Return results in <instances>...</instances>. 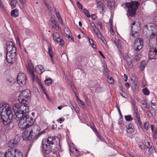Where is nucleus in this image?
Segmentation results:
<instances>
[{
  "label": "nucleus",
  "mask_w": 157,
  "mask_h": 157,
  "mask_svg": "<svg viewBox=\"0 0 157 157\" xmlns=\"http://www.w3.org/2000/svg\"><path fill=\"white\" fill-rule=\"evenodd\" d=\"M52 82V79L50 78H48L46 79L44 81L45 84L47 86L50 85Z\"/></svg>",
  "instance_id": "obj_29"
},
{
  "label": "nucleus",
  "mask_w": 157,
  "mask_h": 157,
  "mask_svg": "<svg viewBox=\"0 0 157 157\" xmlns=\"http://www.w3.org/2000/svg\"><path fill=\"white\" fill-rule=\"evenodd\" d=\"M144 28L147 29L149 32L151 33L150 36V38H154L157 34V25L149 23L145 25L144 26Z\"/></svg>",
  "instance_id": "obj_5"
},
{
  "label": "nucleus",
  "mask_w": 157,
  "mask_h": 157,
  "mask_svg": "<svg viewBox=\"0 0 157 157\" xmlns=\"http://www.w3.org/2000/svg\"><path fill=\"white\" fill-rule=\"evenodd\" d=\"M31 96L30 91L28 89L22 91L18 98V100L19 102L26 101L28 98Z\"/></svg>",
  "instance_id": "obj_7"
},
{
  "label": "nucleus",
  "mask_w": 157,
  "mask_h": 157,
  "mask_svg": "<svg viewBox=\"0 0 157 157\" xmlns=\"http://www.w3.org/2000/svg\"><path fill=\"white\" fill-rule=\"evenodd\" d=\"M135 24L136 23L135 21H134L132 24V26L131 29V31L132 33L131 35L134 38H136L138 36V33H137V31L133 29V28L134 29V28L136 27V26H134Z\"/></svg>",
  "instance_id": "obj_18"
},
{
  "label": "nucleus",
  "mask_w": 157,
  "mask_h": 157,
  "mask_svg": "<svg viewBox=\"0 0 157 157\" xmlns=\"http://www.w3.org/2000/svg\"><path fill=\"white\" fill-rule=\"evenodd\" d=\"M73 108H74L75 112L78 113H79V109L77 106V105L75 103H74L72 105Z\"/></svg>",
  "instance_id": "obj_33"
},
{
  "label": "nucleus",
  "mask_w": 157,
  "mask_h": 157,
  "mask_svg": "<svg viewBox=\"0 0 157 157\" xmlns=\"http://www.w3.org/2000/svg\"><path fill=\"white\" fill-rule=\"evenodd\" d=\"M95 133L96 134L97 136L98 137V138H99L100 136H101L99 133V132L97 131V132H95Z\"/></svg>",
  "instance_id": "obj_62"
},
{
  "label": "nucleus",
  "mask_w": 157,
  "mask_h": 157,
  "mask_svg": "<svg viewBox=\"0 0 157 157\" xmlns=\"http://www.w3.org/2000/svg\"><path fill=\"white\" fill-rule=\"evenodd\" d=\"M124 117L125 120L127 121H130L133 119V118L130 115L125 116Z\"/></svg>",
  "instance_id": "obj_38"
},
{
  "label": "nucleus",
  "mask_w": 157,
  "mask_h": 157,
  "mask_svg": "<svg viewBox=\"0 0 157 157\" xmlns=\"http://www.w3.org/2000/svg\"><path fill=\"white\" fill-rule=\"evenodd\" d=\"M42 151L44 154V155H45L47 154V153L46 152V151H48V150L51 151L52 149V148L50 147V146L49 145H48V144H46V139L42 140Z\"/></svg>",
  "instance_id": "obj_13"
},
{
  "label": "nucleus",
  "mask_w": 157,
  "mask_h": 157,
  "mask_svg": "<svg viewBox=\"0 0 157 157\" xmlns=\"http://www.w3.org/2000/svg\"><path fill=\"white\" fill-rule=\"evenodd\" d=\"M48 53L49 56H52V48L51 46H49L48 48Z\"/></svg>",
  "instance_id": "obj_48"
},
{
  "label": "nucleus",
  "mask_w": 157,
  "mask_h": 157,
  "mask_svg": "<svg viewBox=\"0 0 157 157\" xmlns=\"http://www.w3.org/2000/svg\"><path fill=\"white\" fill-rule=\"evenodd\" d=\"M149 124L148 122H145L144 124V126L146 130H148V126Z\"/></svg>",
  "instance_id": "obj_52"
},
{
  "label": "nucleus",
  "mask_w": 157,
  "mask_h": 157,
  "mask_svg": "<svg viewBox=\"0 0 157 157\" xmlns=\"http://www.w3.org/2000/svg\"><path fill=\"white\" fill-rule=\"evenodd\" d=\"M135 24L136 23L135 21H134L132 24V26L131 29V31L132 33L131 35L134 38H136L138 36V33H137V31L133 29V28L134 29V28L136 27V26H134Z\"/></svg>",
  "instance_id": "obj_17"
},
{
  "label": "nucleus",
  "mask_w": 157,
  "mask_h": 157,
  "mask_svg": "<svg viewBox=\"0 0 157 157\" xmlns=\"http://www.w3.org/2000/svg\"><path fill=\"white\" fill-rule=\"evenodd\" d=\"M93 30L94 32L98 38L101 37V35H102L97 27H95Z\"/></svg>",
  "instance_id": "obj_27"
},
{
  "label": "nucleus",
  "mask_w": 157,
  "mask_h": 157,
  "mask_svg": "<svg viewBox=\"0 0 157 157\" xmlns=\"http://www.w3.org/2000/svg\"><path fill=\"white\" fill-rule=\"evenodd\" d=\"M80 101L79 104L80 105L81 107L83 109H85L86 108V106L84 102L80 100H79Z\"/></svg>",
  "instance_id": "obj_42"
},
{
  "label": "nucleus",
  "mask_w": 157,
  "mask_h": 157,
  "mask_svg": "<svg viewBox=\"0 0 157 157\" xmlns=\"http://www.w3.org/2000/svg\"><path fill=\"white\" fill-rule=\"evenodd\" d=\"M153 50L155 52V54L157 56V49H156V48H154L153 49Z\"/></svg>",
  "instance_id": "obj_64"
},
{
  "label": "nucleus",
  "mask_w": 157,
  "mask_h": 157,
  "mask_svg": "<svg viewBox=\"0 0 157 157\" xmlns=\"http://www.w3.org/2000/svg\"><path fill=\"white\" fill-rule=\"evenodd\" d=\"M37 67L39 69L40 71V74H41L44 71V67L41 65H39L37 66Z\"/></svg>",
  "instance_id": "obj_41"
},
{
  "label": "nucleus",
  "mask_w": 157,
  "mask_h": 157,
  "mask_svg": "<svg viewBox=\"0 0 157 157\" xmlns=\"http://www.w3.org/2000/svg\"><path fill=\"white\" fill-rule=\"evenodd\" d=\"M35 81H36L38 83L39 85L41 84L40 80L38 78V77L36 75H35L34 82ZM33 82H34V81Z\"/></svg>",
  "instance_id": "obj_46"
},
{
  "label": "nucleus",
  "mask_w": 157,
  "mask_h": 157,
  "mask_svg": "<svg viewBox=\"0 0 157 157\" xmlns=\"http://www.w3.org/2000/svg\"><path fill=\"white\" fill-rule=\"evenodd\" d=\"M35 130H36V129H34L33 128V129H31L30 131L29 132L28 129H26L23 132V137L24 138L26 139L27 140H31L33 138V131Z\"/></svg>",
  "instance_id": "obj_11"
},
{
  "label": "nucleus",
  "mask_w": 157,
  "mask_h": 157,
  "mask_svg": "<svg viewBox=\"0 0 157 157\" xmlns=\"http://www.w3.org/2000/svg\"><path fill=\"white\" fill-rule=\"evenodd\" d=\"M143 44V42L141 38H138L136 39L134 42V50L136 51H139L142 48Z\"/></svg>",
  "instance_id": "obj_12"
},
{
  "label": "nucleus",
  "mask_w": 157,
  "mask_h": 157,
  "mask_svg": "<svg viewBox=\"0 0 157 157\" xmlns=\"http://www.w3.org/2000/svg\"><path fill=\"white\" fill-rule=\"evenodd\" d=\"M91 17L93 20H95L96 19L97 16L95 14H92L91 15Z\"/></svg>",
  "instance_id": "obj_60"
},
{
  "label": "nucleus",
  "mask_w": 157,
  "mask_h": 157,
  "mask_svg": "<svg viewBox=\"0 0 157 157\" xmlns=\"http://www.w3.org/2000/svg\"><path fill=\"white\" fill-rule=\"evenodd\" d=\"M90 128L95 132L98 131L94 124L92 123L90 124Z\"/></svg>",
  "instance_id": "obj_45"
},
{
  "label": "nucleus",
  "mask_w": 157,
  "mask_h": 157,
  "mask_svg": "<svg viewBox=\"0 0 157 157\" xmlns=\"http://www.w3.org/2000/svg\"><path fill=\"white\" fill-rule=\"evenodd\" d=\"M133 115L135 120L137 121L139 123L140 125L141 126L142 123L140 118V115L137 113V109L135 110L133 113Z\"/></svg>",
  "instance_id": "obj_22"
},
{
  "label": "nucleus",
  "mask_w": 157,
  "mask_h": 157,
  "mask_svg": "<svg viewBox=\"0 0 157 157\" xmlns=\"http://www.w3.org/2000/svg\"><path fill=\"white\" fill-rule=\"evenodd\" d=\"M77 5L79 8L81 9H82V6L79 2H77Z\"/></svg>",
  "instance_id": "obj_54"
},
{
  "label": "nucleus",
  "mask_w": 157,
  "mask_h": 157,
  "mask_svg": "<svg viewBox=\"0 0 157 157\" xmlns=\"http://www.w3.org/2000/svg\"><path fill=\"white\" fill-rule=\"evenodd\" d=\"M56 144L57 145V147H56V150H60L61 149V146L59 144V143H58L57 144Z\"/></svg>",
  "instance_id": "obj_58"
},
{
  "label": "nucleus",
  "mask_w": 157,
  "mask_h": 157,
  "mask_svg": "<svg viewBox=\"0 0 157 157\" xmlns=\"http://www.w3.org/2000/svg\"><path fill=\"white\" fill-rule=\"evenodd\" d=\"M143 93L145 95H148L149 94V91L147 88H145L142 90Z\"/></svg>",
  "instance_id": "obj_37"
},
{
  "label": "nucleus",
  "mask_w": 157,
  "mask_h": 157,
  "mask_svg": "<svg viewBox=\"0 0 157 157\" xmlns=\"http://www.w3.org/2000/svg\"><path fill=\"white\" fill-rule=\"evenodd\" d=\"M46 6L50 12H51L52 11V10L51 8V6L49 5L47 3H46Z\"/></svg>",
  "instance_id": "obj_53"
},
{
  "label": "nucleus",
  "mask_w": 157,
  "mask_h": 157,
  "mask_svg": "<svg viewBox=\"0 0 157 157\" xmlns=\"http://www.w3.org/2000/svg\"><path fill=\"white\" fill-rule=\"evenodd\" d=\"M145 61L144 60H142L141 62L140 67L141 70V71H143L145 68Z\"/></svg>",
  "instance_id": "obj_31"
},
{
  "label": "nucleus",
  "mask_w": 157,
  "mask_h": 157,
  "mask_svg": "<svg viewBox=\"0 0 157 157\" xmlns=\"http://www.w3.org/2000/svg\"><path fill=\"white\" fill-rule=\"evenodd\" d=\"M17 121H19L18 126L19 127L23 129H25L31 127V128L33 129H36V131H39L40 129H38V126L37 124H34L33 126L34 122L33 118L32 117H21L18 119H16Z\"/></svg>",
  "instance_id": "obj_2"
},
{
  "label": "nucleus",
  "mask_w": 157,
  "mask_h": 157,
  "mask_svg": "<svg viewBox=\"0 0 157 157\" xmlns=\"http://www.w3.org/2000/svg\"><path fill=\"white\" fill-rule=\"evenodd\" d=\"M131 102L132 106L134 107V108H135L136 105L135 101L134 100H132L131 101Z\"/></svg>",
  "instance_id": "obj_57"
},
{
  "label": "nucleus",
  "mask_w": 157,
  "mask_h": 157,
  "mask_svg": "<svg viewBox=\"0 0 157 157\" xmlns=\"http://www.w3.org/2000/svg\"><path fill=\"white\" fill-rule=\"evenodd\" d=\"M108 82L110 84H113L114 83L113 79L111 76H109L108 77Z\"/></svg>",
  "instance_id": "obj_40"
},
{
  "label": "nucleus",
  "mask_w": 157,
  "mask_h": 157,
  "mask_svg": "<svg viewBox=\"0 0 157 157\" xmlns=\"http://www.w3.org/2000/svg\"><path fill=\"white\" fill-rule=\"evenodd\" d=\"M138 146L142 150H144L145 148V144L143 142H140L139 143Z\"/></svg>",
  "instance_id": "obj_34"
},
{
  "label": "nucleus",
  "mask_w": 157,
  "mask_h": 157,
  "mask_svg": "<svg viewBox=\"0 0 157 157\" xmlns=\"http://www.w3.org/2000/svg\"><path fill=\"white\" fill-rule=\"evenodd\" d=\"M16 5V2L15 0H12L10 2V5L13 8Z\"/></svg>",
  "instance_id": "obj_44"
},
{
  "label": "nucleus",
  "mask_w": 157,
  "mask_h": 157,
  "mask_svg": "<svg viewBox=\"0 0 157 157\" xmlns=\"http://www.w3.org/2000/svg\"><path fill=\"white\" fill-rule=\"evenodd\" d=\"M134 126L132 124H130L128 125V127L127 128H133Z\"/></svg>",
  "instance_id": "obj_61"
},
{
  "label": "nucleus",
  "mask_w": 157,
  "mask_h": 157,
  "mask_svg": "<svg viewBox=\"0 0 157 157\" xmlns=\"http://www.w3.org/2000/svg\"><path fill=\"white\" fill-rule=\"evenodd\" d=\"M101 39V40L102 41V42L104 43V44L106 45L107 44V42L105 40L104 38L102 37V35H101V37L99 38Z\"/></svg>",
  "instance_id": "obj_55"
},
{
  "label": "nucleus",
  "mask_w": 157,
  "mask_h": 157,
  "mask_svg": "<svg viewBox=\"0 0 157 157\" xmlns=\"http://www.w3.org/2000/svg\"><path fill=\"white\" fill-rule=\"evenodd\" d=\"M23 102H19V103H16L14 104L13 106V109L15 113L14 115H16L17 113L18 112L20 111V107L21 105V103Z\"/></svg>",
  "instance_id": "obj_20"
},
{
  "label": "nucleus",
  "mask_w": 157,
  "mask_h": 157,
  "mask_svg": "<svg viewBox=\"0 0 157 157\" xmlns=\"http://www.w3.org/2000/svg\"><path fill=\"white\" fill-rule=\"evenodd\" d=\"M46 141L47 144L51 146V145H53L56 143V141H59V138L57 136H50L48 138L47 140H46Z\"/></svg>",
  "instance_id": "obj_15"
},
{
  "label": "nucleus",
  "mask_w": 157,
  "mask_h": 157,
  "mask_svg": "<svg viewBox=\"0 0 157 157\" xmlns=\"http://www.w3.org/2000/svg\"><path fill=\"white\" fill-rule=\"evenodd\" d=\"M8 56L6 54V60L7 62L9 63L12 64L13 61L15 60L16 57V55L12 53H8Z\"/></svg>",
  "instance_id": "obj_16"
},
{
  "label": "nucleus",
  "mask_w": 157,
  "mask_h": 157,
  "mask_svg": "<svg viewBox=\"0 0 157 157\" xmlns=\"http://www.w3.org/2000/svg\"><path fill=\"white\" fill-rule=\"evenodd\" d=\"M11 15L12 17H16L18 16V10L17 9H15L12 10L11 12Z\"/></svg>",
  "instance_id": "obj_26"
},
{
  "label": "nucleus",
  "mask_w": 157,
  "mask_h": 157,
  "mask_svg": "<svg viewBox=\"0 0 157 157\" xmlns=\"http://www.w3.org/2000/svg\"><path fill=\"white\" fill-rule=\"evenodd\" d=\"M148 56L149 59H157V56L155 54V52L153 49H151L149 51Z\"/></svg>",
  "instance_id": "obj_24"
},
{
  "label": "nucleus",
  "mask_w": 157,
  "mask_h": 157,
  "mask_svg": "<svg viewBox=\"0 0 157 157\" xmlns=\"http://www.w3.org/2000/svg\"><path fill=\"white\" fill-rule=\"evenodd\" d=\"M114 43L118 48L119 49L121 48V43L120 40L119 39H116V40H114Z\"/></svg>",
  "instance_id": "obj_30"
},
{
  "label": "nucleus",
  "mask_w": 157,
  "mask_h": 157,
  "mask_svg": "<svg viewBox=\"0 0 157 157\" xmlns=\"http://www.w3.org/2000/svg\"><path fill=\"white\" fill-rule=\"evenodd\" d=\"M17 83L20 86L25 85L26 82L25 75L23 73H19L17 77Z\"/></svg>",
  "instance_id": "obj_10"
},
{
  "label": "nucleus",
  "mask_w": 157,
  "mask_h": 157,
  "mask_svg": "<svg viewBox=\"0 0 157 157\" xmlns=\"http://www.w3.org/2000/svg\"><path fill=\"white\" fill-rule=\"evenodd\" d=\"M5 157H23L22 153L16 148L10 149L4 154Z\"/></svg>",
  "instance_id": "obj_6"
},
{
  "label": "nucleus",
  "mask_w": 157,
  "mask_h": 157,
  "mask_svg": "<svg viewBox=\"0 0 157 157\" xmlns=\"http://www.w3.org/2000/svg\"><path fill=\"white\" fill-rule=\"evenodd\" d=\"M84 12L85 15L88 17H90V13L89 11L88 10H86V9H84L83 10Z\"/></svg>",
  "instance_id": "obj_47"
},
{
  "label": "nucleus",
  "mask_w": 157,
  "mask_h": 157,
  "mask_svg": "<svg viewBox=\"0 0 157 157\" xmlns=\"http://www.w3.org/2000/svg\"><path fill=\"white\" fill-rule=\"evenodd\" d=\"M46 152L47 154L45 156L46 157H57V153L56 152H54L52 151H50L48 150V151H46Z\"/></svg>",
  "instance_id": "obj_23"
},
{
  "label": "nucleus",
  "mask_w": 157,
  "mask_h": 157,
  "mask_svg": "<svg viewBox=\"0 0 157 157\" xmlns=\"http://www.w3.org/2000/svg\"><path fill=\"white\" fill-rule=\"evenodd\" d=\"M110 31H111V33L112 35H113L114 33V32L113 30V25L112 24H111V27H110Z\"/></svg>",
  "instance_id": "obj_56"
},
{
  "label": "nucleus",
  "mask_w": 157,
  "mask_h": 157,
  "mask_svg": "<svg viewBox=\"0 0 157 157\" xmlns=\"http://www.w3.org/2000/svg\"><path fill=\"white\" fill-rule=\"evenodd\" d=\"M56 14V15L59 21L60 22L62 23V20L61 19V16L59 13V11H58V13H57Z\"/></svg>",
  "instance_id": "obj_39"
},
{
  "label": "nucleus",
  "mask_w": 157,
  "mask_h": 157,
  "mask_svg": "<svg viewBox=\"0 0 157 157\" xmlns=\"http://www.w3.org/2000/svg\"><path fill=\"white\" fill-rule=\"evenodd\" d=\"M124 81L125 82H126L127 80L128 76L126 74H124Z\"/></svg>",
  "instance_id": "obj_63"
},
{
  "label": "nucleus",
  "mask_w": 157,
  "mask_h": 157,
  "mask_svg": "<svg viewBox=\"0 0 157 157\" xmlns=\"http://www.w3.org/2000/svg\"><path fill=\"white\" fill-rule=\"evenodd\" d=\"M148 149V151L150 152L151 150V152H153L155 151V148L154 146H151Z\"/></svg>",
  "instance_id": "obj_51"
},
{
  "label": "nucleus",
  "mask_w": 157,
  "mask_h": 157,
  "mask_svg": "<svg viewBox=\"0 0 157 157\" xmlns=\"http://www.w3.org/2000/svg\"><path fill=\"white\" fill-rule=\"evenodd\" d=\"M97 7L99 10L101 9L102 11H104V8L105 6L103 3L99 1L97 3Z\"/></svg>",
  "instance_id": "obj_25"
},
{
  "label": "nucleus",
  "mask_w": 157,
  "mask_h": 157,
  "mask_svg": "<svg viewBox=\"0 0 157 157\" xmlns=\"http://www.w3.org/2000/svg\"><path fill=\"white\" fill-rule=\"evenodd\" d=\"M148 111L150 113L152 116H155L156 114L155 109L151 106V108L148 107Z\"/></svg>",
  "instance_id": "obj_28"
},
{
  "label": "nucleus",
  "mask_w": 157,
  "mask_h": 157,
  "mask_svg": "<svg viewBox=\"0 0 157 157\" xmlns=\"http://www.w3.org/2000/svg\"><path fill=\"white\" fill-rule=\"evenodd\" d=\"M139 3L138 1H131L130 3H125V5L128 9V17L134 16L135 15L136 11L138 8Z\"/></svg>",
  "instance_id": "obj_4"
},
{
  "label": "nucleus",
  "mask_w": 157,
  "mask_h": 157,
  "mask_svg": "<svg viewBox=\"0 0 157 157\" xmlns=\"http://www.w3.org/2000/svg\"><path fill=\"white\" fill-rule=\"evenodd\" d=\"M126 61L127 62V65L128 66H129L130 67H132V60L130 58V57H128L126 59Z\"/></svg>",
  "instance_id": "obj_32"
},
{
  "label": "nucleus",
  "mask_w": 157,
  "mask_h": 157,
  "mask_svg": "<svg viewBox=\"0 0 157 157\" xmlns=\"http://www.w3.org/2000/svg\"><path fill=\"white\" fill-rule=\"evenodd\" d=\"M53 39L57 43L60 42L61 44L63 43V41L60 39L59 34L58 33H55L53 34Z\"/></svg>",
  "instance_id": "obj_19"
},
{
  "label": "nucleus",
  "mask_w": 157,
  "mask_h": 157,
  "mask_svg": "<svg viewBox=\"0 0 157 157\" xmlns=\"http://www.w3.org/2000/svg\"><path fill=\"white\" fill-rule=\"evenodd\" d=\"M108 5L110 7H112L114 5L113 0H109L108 1Z\"/></svg>",
  "instance_id": "obj_36"
},
{
  "label": "nucleus",
  "mask_w": 157,
  "mask_h": 157,
  "mask_svg": "<svg viewBox=\"0 0 157 157\" xmlns=\"http://www.w3.org/2000/svg\"><path fill=\"white\" fill-rule=\"evenodd\" d=\"M0 115L2 122L4 125H7L11 122L13 114L9 104L4 102L0 103Z\"/></svg>",
  "instance_id": "obj_1"
},
{
  "label": "nucleus",
  "mask_w": 157,
  "mask_h": 157,
  "mask_svg": "<svg viewBox=\"0 0 157 157\" xmlns=\"http://www.w3.org/2000/svg\"><path fill=\"white\" fill-rule=\"evenodd\" d=\"M141 56L140 55H136L134 58V60L135 62H137L141 58Z\"/></svg>",
  "instance_id": "obj_49"
},
{
  "label": "nucleus",
  "mask_w": 157,
  "mask_h": 157,
  "mask_svg": "<svg viewBox=\"0 0 157 157\" xmlns=\"http://www.w3.org/2000/svg\"><path fill=\"white\" fill-rule=\"evenodd\" d=\"M6 84L9 86H12L13 84V82L12 78L8 79L6 81Z\"/></svg>",
  "instance_id": "obj_35"
},
{
  "label": "nucleus",
  "mask_w": 157,
  "mask_h": 157,
  "mask_svg": "<svg viewBox=\"0 0 157 157\" xmlns=\"http://www.w3.org/2000/svg\"><path fill=\"white\" fill-rule=\"evenodd\" d=\"M17 140L12 139L9 141L8 143V145L11 148V149H13V148L17 146Z\"/></svg>",
  "instance_id": "obj_21"
},
{
  "label": "nucleus",
  "mask_w": 157,
  "mask_h": 157,
  "mask_svg": "<svg viewBox=\"0 0 157 157\" xmlns=\"http://www.w3.org/2000/svg\"><path fill=\"white\" fill-rule=\"evenodd\" d=\"M45 132L44 131L39 132L37 135H36L35 136L34 138L36 140L40 135Z\"/></svg>",
  "instance_id": "obj_43"
},
{
  "label": "nucleus",
  "mask_w": 157,
  "mask_h": 157,
  "mask_svg": "<svg viewBox=\"0 0 157 157\" xmlns=\"http://www.w3.org/2000/svg\"><path fill=\"white\" fill-rule=\"evenodd\" d=\"M134 128H127V132L128 133H132L134 132Z\"/></svg>",
  "instance_id": "obj_50"
},
{
  "label": "nucleus",
  "mask_w": 157,
  "mask_h": 157,
  "mask_svg": "<svg viewBox=\"0 0 157 157\" xmlns=\"http://www.w3.org/2000/svg\"><path fill=\"white\" fill-rule=\"evenodd\" d=\"M5 50L7 55L8 53L16 55V48L14 44L11 42H8L6 43V48Z\"/></svg>",
  "instance_id": "obj_8"
},
{
  "label": "nucleus",
  "mask_w": 157,
  "mask_h": 157,
  "mask_svg": "<svg viewBox=\"0 0 157 157\" xmlns=\"http://www.w3.org/2000/svg\"><path fill=\"white\" fill-rule=\"evenodd\" d=\"M27 71H29L30 75L31 76L32 80L33 81H35V75L33 72V71L36 68H35L33 64L31 63H28V64L26 66Z\"/></svg>",
  "instance_id": "obj_9"
},
{
  "label": "nucleus",
  "mask_w": 157,
  "mask_h": 157,
  "mask_svg": "<svg viewBox=\"0 0 157 157\" xmlns=\"http://www.w3.org/2000/svg\"><path fill=\"white\" fill-rule=\"evenodd\" d=\"M20 109L18 112L17 113L16 115H14V117L15 119H18L21 117H32L29 116L28 114L29 112V106L26 103L23 102L21 103Z\"/></svg>",
  "instance_id": "obj_3"
},
{
  "label": "nucleus",
  "mask_w": 157,
  "mask_h": 157,
  "mask_svg": "<svg viewBox=\"0 0 157 157\" xmlns=\"http://www.w3.org/2000/svg\"><path fill=\"white\" fill-rule=\"evenodd\" d=\"M142 104L143 105H144V107L145 108H147V102L144 101H143L142 102Z\"/></svg>",
  "instance_id": "obj_59"
},
{
  "label": "nucleus",
  "mask_w": 157,
  "mask_h": 157,
  "mask_svg": "<svg viewBox=\"0 0 157 157\" xmlns=\"http://www.w3.org/2000/svg\"><path fill=\"white\" fill-rule=\"evenodd\" d=\"M49 25L51 26L52 28V29H56L57 27L59 29L60 27L59 25L57 23L56 20L54 19V17L52 16L51 17L49 21Z\"/></svg>",
  "instance_id": "obj_14"
}]
</instances>
